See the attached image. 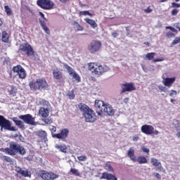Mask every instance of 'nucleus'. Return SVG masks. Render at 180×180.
Here are the masks:
<instances>
[{
	"instance_id": "f257e3e1",
	"label": "nucleus",
	"mask_w": 180,
	"mask_h": 180,
	"mask_svg": "<svg viewBox=\"0 0 180 180\" xmlns=\"http://www.w3.org/2000/svg\"><path fill=\"white\" fill-rule=\"evenodd\" d=\"M0 150L8 155H16L17 154L25 155V154H26L25 147L16 142H11L9 148H1Z\"/></svg>"
},
{
	"instance_id": "f03ea898",
	"label": "nucleus",
	"mask_w": 180,
	"mask_h": 180,
	"mask_svg": "<svg viewBox=\"0 0 180 180\" xmlns=\"http://www.w3.org/2000/svg\"><path fill=\"white\" fill-rule=\"evenodd\" d=\"M18 53L19 56H24V57H32L34 56V49L29 42H25L20 44Z\"/></svg>"
},
{
	"instance_id": "7ed1b4c3",
	"label": "nucleus",
	"mask_w": 180,
	"mask_h": 180,
	"mask_svg": "<svg viewBox=\"0 0 180 180\" xmlns=\"http://www.w3.org/2000/svg\"><path fill=\"white\" fill-rule=\"evenodd\" d=\"M89 70L93 75L96 77H101L104 72H106V69L102 65L96 63H90L88 64Z\"/></svg>"
},
{
	"instance_id": "20e7f679",
	"label": "nucleus",
	"mask_w": 180,
	"mask_h": 180,
	"mask_svg": "<svg viewBox=\"0 0 180 180\" xmlns=\"http://www.w3.org/2000/svg\"><path fill=\"white\" fill-rule=\"evenodd\" d=\"M30 89L34 91H40V89H46L49 86L46 79H37L36 81H32L29 84Z\"/></svg>"
},
{
	"instance_id": "39448f33",
	"label": "nucleus",
	"mask_w": 180,
	"mask_h": 180,
	"mask_svg": "<svg viewBox=\"0 0 180 180\" xmlns=\"http://www.w3.org/2000/svg\"><path fill=\"white\" fill-rule=\"evenodd\" d=\"M87 49L89 53L95 54L102 49V42L99 40H92L88 45Z\"/></svg>"
},
{
	"instance_id": "423d86ee",
	"label": "nucleus",
	"mask_w": 180,
	"mask_h": 180,
	"mask_svg": "<svg viewBox=\"0 0 180 180\" xmlns=\"http://www.w3.org/2000/svg\"><path fill=\"white\" fill-rule=\"evenodd\" d=\"M37 5L44 11H51L54 8V2L51 0H37Z\"/></svg>"
},
{
	"instance_id": "0eeeda50",
	"label": "nucleus",
	"mask_w": 180,
	"mask_h": 180,
	"mask_svg": "<svg viewBox=\"0 0 180 180\" xmlns=\"http://www.w3.org/2000/svg\"><path fill=\"white\" fill-rule=\"evenodd\" d=\"M83 116L86 123H94V122H96L98 120L96 113H95V111L92 110V108H90L86 110V112H84Z\"/></svg>"
},
{
	"instance_id": "6e6552de",
	"label": "nucleus",
	"mask_w": 180,
	"mask_h": 180,
	"mask_svg": "<svg viewBox=\"0 0 180 180\" xmlns=\"http://www.w3.org/2000/svg\"><path fill=\"white\" fill-rule=\"evenodd\" d=\"M39 176L44 180H55L58 178V174L46 170H40Z\"/></svg>"
},
{
	"instance_id": "1a4fd4ad",
	"label": "nucleus",
	"mask_w": 180,
	"mask_h": 180,
	"mask_svg": "<svg viewBox=\"0 0 180 180\" xmlns=\"http://www.w3.org/2000/svg\"><path fill=\"white\" fill-rule=\"evenodd\" d=\"M141 131L144 134L148 136H158V134H160L158 130H154V127H153V125L144 124L141 127Z\"/></svg>"
},
{
	"instance_id": "9d476101",
	"label": "nucleus",
	"mask_w": 180,
	"mask_h": 180,
	"mask_svg": "<svg viewBox=\"0 0 180 180\" xmlns=\"http://www.w3.org/2000/svg\"><path fill=\"white\" fill-rule=\"evenodd\" d=\"M0 127L10 131H15L16 130L15 129V127H12L11 121L6 120L3 115H0Z\"/></svg>"
},
{
	"instance_id": "9b49d317",
	"label": "nucleus",
	"mask_w": 180,
	"mask_h": 180,
	"mask_svg": "<svg viewBox=\"0 0 180 180\" xmlns=\"http://www.w3.org/2000/svg\"><path fill=\"white\" fill-rule=\"evenodd\" d=\"M53 78L60 85L65 84V77H64V75L58 69L53 70Z\"/></svg>"
},
{
	"instance_id": "f8f14e48",
	"label": "nucleus",
	"mask_w": 180,
	"mask_h": 180,
	"mask_svg": "<svg viewBox=\"0 0 180 180\" xmlns=\"http://www.w3.org/2000/svg\"><path fill=\"white\" fill-rule=\"evenodd\" d=\"M68 134H70V129L63 128L60 129L59 133L53 134V138L62 140V141H65V140L68 139Z\"/></svg>"
},
{
	"instance_id": "ddd939ff",
	"label": "nucleus",
	"mask_w": 180,
	"mask_h": 180,
	"mask_svg": "<svg viewBox=\"0 0 180 180\" xmlns=\"http://www.w3.org/2000/svg\"><path fill=\"white\" fill-rule=\"evenodd\" d=\"M106 103L102 100H96L94 103V108L98 116H102L103 115V109H105Z\"/></svg>"
},
{
	"instance_id": "4468645a",
	"label": "nucleus",
	"mask_w": 180,
	"mask_h": 180,
	"mask_svg": "<svg viewBox=\"0 0 180 180\" xmlns=\"http://www.w3.org/2000/svg\"><path fill=\"white\" fill-rule=\"evenodd\" d=\"M121 94H124V92H132V91H136V86L133 82H126L124 84H121Z\"/></svg>"
},
{
	"instance_id": "2eb2a0df",
	"label": "nucleus",
	"mask_w": 180,
	"mask_h": 180,
	"mask_svg": "<svg viewBox=\"0 0 180 180\" xmlns=\"http://www.w3.org/2000/svg\"><path fill=\"white\" fill-rule=\"evenodd\" d=\"M63 67L64 68H65V70H67L69 75H71V77H72V78L75 79V81H77V82H81V77H79V75L74 71V69H72V68L65 63L63 64Z\"/></svg>"
},
{
	"instance_id": "dca6fc26",
	"label": "nucleus",
	"mask_w": 180,
	"mask_h": 180,
	"mask_svg": "<svg viewBox=\"0 0 180 180\" xmlns=\"http://www.w3.org/2000/svg\"><path fill=\"white\" fill-rule=\"evenodd\" d=\"M13 72L18 74L19 78H20L21 79H24V78H26V72L25 71V69L20 66V65L14 66L13 68Z\"/></svg>"
},
{
	"instance_id": "f3484780",
	"label": "nucleus",
	"mask_w": 180,
	"mask_h": 180,
	"mask_svg": "<svg viewBox=\"0 0 180 180\" xmlns=\"http://www.w3.org/2000/svg\"><path fill=\"white\" fill-rule=\"evenodd\" d=\"M19 119L23 120V122L27 124H31L32 126L34 125V117H33V116H32L30 114L20 115Z\"/></svg>"
},
{
	"instance_id": "a211bd4d",
	"label": "nucleus",
	"mask_w": 180,
	"mask_h": 180,
	"mask_svg": "<svg viewBox=\"0 0 180 180\" xmlns=\"http://www.w3.org/2000/svg\"><path fill=\"white\" fill-rule=\"evenodd\" d=\"M15 172L24 178H30L32 176V172L27 169L23 170L22 168L17 167H15Z\"/></svg>"
},
{
	"instance_id": "6ab92c4d",
	"label": "nucleus",
	"mask_w": 180,
	"mask_h": 180,
	"mask_svg": "<svg viewBox=\"0 0 180 180\" xmlns=\"http://www.w3.org/2000/svg\"><path fill=\"white\" fill-rule=\"evenodd\" d=\"M176 78V77H166L162 80V84L165 86H167V88H171L175 82Z\"/></svg>"
},
{
	"instance_id": "aec40b11",
	"label": "nucleus",
	"mask_w": 180,
	"mask_h": 180,
	"mask_svg": "<svg viewBox=\"0 0 180 180\" xmlns=\"http://www.w3.org/2000/svg\"><path fill=\"white\" fill-rule=\"evenodd\" d=\"M150 162L153 167H156V169H158V171H161L162 169H164V168H162V165L158 161V160H157V158H152L150 159Z\"/></svg>"
},
{
	"instance_id": "412c9836",
	"label": "nucleus",
	"mask_w": 180,
	"mask_h": 180,
	"mask_svg": "<svg viewBox=\"0 0 180 180\" xmlns=\"http://www.w3.org/2000/svg\"><path fill=\"white\" fill-rule=\"evenodd\" d=\"M100 179L117 180V177L115 176V175L112 174L105 172L102 173V176H101Z\"/></svg>"
},
{
	"instance_id": "4be33fe9",
	"label": "nucleus",
	"mask_w": 180,
	"mask_h": 180,
	"mask_svg": "<svg viewBox=\"0 0 180 180\" xmlns=\"http://www.w3.org/2000/svg\"><path fill=\"white\" fill-rule=\"evenodd\" d=\"M103 113H107L109 116H113V115H115V110L112 105L105 104V106L103 108Z\"/></svg>"
},
{
	"instance_id": "5701e85b",
	"label": "nucleus",
	"mask_w": 180,
	"mask_h": 180,
	"mask_svg": "<svg viewBox=\"0 0 180 180\" xmlns=\"http://www.w3.org/2000/svg\"><path fill=\"white\" fill-rule=\"evenodd\" d=\"M127 155L131 160V161H134V162H136L137 161V158L136 157V155L134 154V149L132 148H130L127 152Z\"/></svg>"
},
{
	"instance_id": "b1692460",
	"label": "nucleus",
	"mask_w": 180,
	"mask_h": 180,
	"mask_svg": "<svg viewBox=\"0 0 180 180\" xmlns=\"http://www.w3.org/2000/svg\"><path fill=\"white\" fill-rule=\"evenodd\" d=\"M49 109L41 108L39 110V116H41V117H47L49 116Z\"/></svg>"
},
{
	"instance_id": "393cba45",
	"label": "nucleus",
	"mask_w": 180,
	"mask_h": 180,
	"mask_svg": "<svg viewBox=\"0 0 180 180\" xmlns=\"http://www.w3.org/2000/svg\"><path fill=\"white\" fill-rule=\"evenodd\" d=\"M13 122H14L15 124L19 127V129H22V130H25V124L22 122V121L18 120V117H13L12 119Z\"/></svg>"
},
{
	"instance_id": "a878e982",
	"label": "nucleus",
	"mask_w": 180,
	"mask_h": 180,
	"mask_svg": "<svg viewBox=\"0 0 180 180\" xmlns=\"http://www.w3.org/2000/svg\"><path fill=\"white\" fill-rule=\"evenodd\" d=\"M85 22L88 23V25H90L91 27H93V29H96V27H98V24H96V22L95 20L90 19V18H85Z\"/></svg>"
},
{
	"instance_id": "bb28decb",
	"label": "nucleus",
	"mask_w": 180,
	"mask_h": 180,
	"mask_svg": "<svg viewBox=\"0 0 180 180\" xmlns=\"http://www.w3.org/2000/svg\"><path fill=\"white\" fill-rule=\"evenodd\" d=\"M38 137H40L44 141H48L47 132L46 131H39L37 134Z\"/></svg>"
},
{
	"instance_id": "cd10ccee",
	"label": "nucleus",
	"mask_w": 180,
	"mask_h": 180,
	"mask_svg": "<svg viewBox=\"0 0 180 180\" xmlns=\"http://www.w3.org/2000/svg\"><path fill=\"white\" fill-rule=\"evenodd\" d=\"M55 148H57V150H59V151H61V153H67V146L65 144L63 145H56Z\"/></svg>"
},
{
	"instance_id": "c85d7f7f",
	"label": "nucleus",
	"mask_w": 180,
	"mask_h": 180,
	"mask_svg": "<svg viewBox=\"0 0 180 180\" xmlns=\"http://www.w3.org/2000/svg\"><path fill=\"white\" fill-rule=\"evenodd\" d=\"M1 40L4 41V43H9V34L8 32H6V31L2 32Z\"/></svg>"
},
{
	"instance_id": "c756f323",
	"label": "nucleus",
	"mask_w": 180,
	"mask_h": 180,
	"mask_svg": "<svg viewBox=\"0 0 180 180\" xmlns=\"http://www.w3.org/2000/svg\"><path fill=\"white\" fill-rule=\"evenodd\" d=\"M39 22L45 33H46V34H50V30L47 27V25H46V22L41 20H39Z\"/></svg>"
},
{
	"instance_id": "7c9ffc66",
	"label": "nucleus",
	"mask_w": 180,
	"mask_h": 180,
	"mask_svg": "<svg viewBox=\"0 0 180 180\" xmlns=\"http://www.w3.org/2000/svg\"><path fill=\"white\" fill-rule=\"evenodd\" d=\"M78 108L80 109L82 112H84V113H86V110L91 109L89 107H88V105L82 103L78 104Z\"/></svg>"
},
{
	"instance_id": "2f4dec72",
	"label": "nucleus",
	"mask_w": 180,
	"mask_h": 180,
	"mask_svg": "<svg viewBox=\"0 0 180 180\" xmlns=\"http://www.w3.org/2000/svg\"><path fill=\"white\" fill-rule=\"evenodd\" d=\"M136 161L137 162H139V164H147V162H148V161L147 160V158L143 155L138 157Z\"/></svg>"
},
{
	"instance_id": "473e14b6",
	"label": "nucleus",
	"mask_w": 180,
	"mask_h": 180,
	"mask_svg": "<svg viewBox=\"0 0 180 180\" xmlns=\"http://www.w3.org/2000/svg\"><path fill=\"white\" fill-rule=\"evenodd\" d=\"M4 11L7 15V16H12L13 15V12L12 11V8L9 7V6H4Z\"/></svg>"
},
{
	"instance_id": "72a5a7b5",
	"label": "nucleus",
	"mask_w": 180,
	"mask_h": 180,
	"mask_svg": "<svg viewBox=\"0 0 180 180\" xmlns=\"http://www.w3.org/2000/svg\"><path fill=\"white\" fill-rule=\"evenodd\" d=\"M69 174H72V175H75V176H81L79 172L77 169L71 168Z\"/></svg>"
},
{
	"instance_id": "f704fd0d",
	"label": "nucleus",
	"mask_w": 180,
	"mask_h": 180,
	"mask_svg": "<svg viewBox=\"0 0 180 180\" xmlns=\"http://www.w3.org/2000/svg\"><path fill=\"white\" fill-rule=\"evenodd\" d=\"M72 25V26H76V28L79 32H82V30H84V27H82L77 21H74Z\"/></svg>"
},
{
	"instance_id": "c9c22d12",
	"label": "nucleus",
	"mask_w": 180,
	"mask_h": 180,
	"mask_svg": "<svg viewBox=\"0 0 180 180\" xmlns=\"http://www.w3.org/2000/svg\"><path fill=\"white\" fill-rule=\"evenodd\" d=\"M105 169L107 171H109L110 172H115V169H113V167H112V165H110V163H109V162L105 163Z\"/></svg>"
},
{
	"instance_id": "e433bc0d",
	"label": "nucleus",
	"mask_w": 180,
	"mask_h": 180,
	"mask_svg": "<svg viewBox=\"0 0 180 180\" xmlns=\"http://www.w3.org/2000/svg\"><path fill=\"white\" fill-rule=\"evenodd\" d=\"M86 15H89V16H94V14L89 13L88 11H80L79 13V16H86Z\"/></svg>"
},
{
	"instance_id": "4c0bfd02",
	"label": "nucleus",
	"mask_w": 180,
	"mask_h": 180,
	"mask_svg": "<svg viewBox=\"0 0 180 180\" xmlns=\"http://www.w3.org/2000/svg\"><path fill=\"white\" fill-rule=\"evenodd\" d=\"M179 43H180V37H177L171 43L170 47H173L174 46H175V44H179Z\"/></svg>"
},
{
	"instance_id": "58836bf2",
	"label": "nucleus",
	"mask_w": 180,
	"mask_h": 180,
	"mask_svg": "<svg viewBox=\"0 0 180 180\" xmlns=\"http://www.w3.org/2000/svg\"><path fill=\"white\" fill-rule=\"evenodd\" d=\"M154 57H155V53L154 52H152V53H148L146 54V58L147 60H153L154 59Z\"/></svg>"
},
{
	"instance_id": "ea45409f",
	"label": "nucleus",
	"mask_w": 180,
	"mask_h": 180,
	"mask_svg": "<svg viewBox=\"0 0 180 180\" xmlns=\"http://www.w3.org/2000/svg\"><path fill=\"white\" fill-rule=\"evenodd\" d=\"M9 94L12 95V96H16V88L12 86L11 89L9 91Z\"/></svg>"
},
{
	"instance_id": "a19ab883",
	"label": "nucleus",
	"mask_w": 180,
	"mask_h": 180,
	"mask_svg": "<svg viewBox=\"0 0 180 180\" xmlns=\"http://www.w3.org/2000/svg\"><path fill=\"white\" fill-rule=\"evenodd\" d=\"M3 160L4 161H6V162H10L11 164H12V162H13V160H12V158H11V157H9V156L4 155Z\"/></svg>"
},
{
	"instance_id": "79ce46f5",
	"label": "nucleus",
	"mask_w": 180,
	"mask_h": 180,
	"mask_svg": "<svg viewBox=\"0 0 180 180\" xmlns=\"http://www.w3.org/2000/svg\"><path fill=\"white\" fill-rule=\"evenodd\" d=\"M67 95L69 99H74V98H75V94H74V90L69 91Z\"/></svg>"
},
{
	"instance_id": "37998d69",
	"label": "nucleus",
	"mask_w": 180,
	"mask_h": 180,
	"mask_svg": "<svg viewBox=\"0 0 180 180\" xmlns=\"http://www.w3.org/2000/svg\"><path fill=\"white\" fill-rule=\"evenodd\" d=\"M49 130L51 132L52 137H53V134H56L54 133H56V131H57V127L51 125L49 128Z\"/></svg>"
},
{
	"instance_id": "c03bdc74",
	"label": "nucleus",
	"mask_w": 180,
	"mask_h": 180,
	"mask_svg": "<svg viewBox=\"0 0 180 180\" xmlns=\"http://www.w3.org/2000/svg\"><path fill=\"white\" fill-rule=\"evenodd\" d=\"M40 105H42L43 106H49L50 105V103L49 101L42 99L41 101H39Z\"/></svg>"
},
{
	"instance_id": "a18cd8bd",
	"label": "nucleus",
	"mask_w": 180,
	"mask_h": 180,
	"mask_svg": "<svg viewBox=\"0 0 180 180\" xmlns=\"http://www.w3.org/2000/svg\"><path fill=\"white\" fill-rule=\"evenodd\" d=\"M141 150H142L143 153H146L148 155L150 154V148L146 146H141Z\"/></svg>"
},
{
	"instance_id": "49530a36",
	"label": "nucleus",
	"mask_w": 180,
	"mask_h": 180,
	"mask_svg": "<svg viewBox=\"0 0 180 180\" xmlns=\"http://www.w3.org/2000/svg\"><path fill=\"white\" fill-rule=\"evenodd\" d=\"M179 12V10H178L176 8H174L171 12V15H172V16H176L178 15Z\"/></svg>"
},
{
	"instance_id": "de8ad7c7",
	"label": "nucleus",
	"mask_w": 180,
	"mask_h": 180,
	"mask_svg": "<svg viewBox=\"0 0 180 180\" xmlns=\"http://www.w3.org/2000/svg\"><path fill=\"white\" fill-rule=\"evenodd\" d=\"M165 29L166 30H171L172 32H173L174 33H176V32H178L176 30V29H175L174 27H171V26H167L165 27Z\"/></svg>"
},
{
	"instance_id": "09e8293b",
	"label": "nucleus",
	"mask_w": 180,
	"mask_h": 180,
	"mask_svg": "<svg viewBox=\"0 0 180 180\" xmlns=\"http://www.w3.org/2000/svg\"><path fill=\"white\" fill-rule=\"evenodd\" d=\"M166 37L168 39H171L172 37H175V34H174L173 32H169L166 33Z\"/></svg>"
},
{
	"instance_id": "8fccbe9b",
	"label": "nucleus",
	"mask_w": 180,
	"mask_h": 180,
	"mask_svg": "<svg viewBox=\"0 0 180 180\" xmlns=\"http://www.w3.org/2000/svg\"><path fill=\"white\" fill-rule=\"evenodd\" d=\"M158 89L161 92H167V87L162 86V85H159Z\"/></svg>"
},
{
	"instance_id": "3c124183",
	"label": "nucleus",
	"mask_w": 180,
	"mask_h": 180,
	"mask_svg": "<svg viewBox=\"0 0 180 180\" xmlns=\"http://www.w3.org/2000/svg\"><path fill=\"white\" fill-rule=\"evenodd\" d=\"M77 160H79V161H86V155L78 156Z\"/></svg>"
},
{
	"instance_id": "603ef678",
	"label": "nucleus",
	"mask_w": 180,
	"mask_h": 180,
	"mask_svg": "<svg viewBox=\"0 0 180 180\" xmlns=\"http://www.w3.org/2000/svg\"><path fill=\"white\" fill-rule=\"evenodd\" d=\"M44 123H46V124H51V123H53V121H51V120L49 119V118H45L44 120Z\"/></svg>"
},
{
	"instance_id": "864d4df0",
	"label": "nucleus",
	"mask_w": 180,
	"mask_h": 180,
	"mask_svg": "<svg viewBox=\"0 0 180 180\" xmlns=\"http://www.w3.org/2000/svg\"><path fill=\"white\" fill-rule=\"evenodd\" d=\"M145 13H151V12H153V10L151 9V8H150V6H148L146 9L143 10Z\"/></svg>"
},
{
	"instance_id": "5fc2aeb1",
	"label": "nucleus",
	"mask_w": 180,
	"mask_h": 180,
	"mask_svg": "<svg viewBox=\"0 0 180 180\" xmlns=\"http://www.w3.org/2000/svg\"><path fill=\"white\" fill-rule=\"evenodd\" d=\"M172 8H180V4L178 3L172 2Z\"/></svg>"
},
{
	"instance_id": "6e6d98bb",
	"label": "nucleus",
	"mask_w": 180,
	"mask_h": 180,
	"mask_svg": "<svg viewBox=\"0 0 180 180\" xmlns=\"http://www.w3.org/2000/svg\"><path fill=\"white\" fill-rule=\"evenodd\" d=\"M160 61H164V58H158L153 60V63H160Z\"/></svg>"
},
{
	"instance_id": "4d7b16f0",
	"label": "nucleus",
	"mask_w": 180,
	"mask_h": 180,
	"mask_svg": "<svg viewBox=\"0 0 180 180\" xmlns=\"http://www.w3.org/2000/svg\"><path fill=\"white\" fill-rule=\"evenodd\" d=\"M132 140L133 141H139V140H140V137L139 135H135L132 137Z\"/></svg>"
},
{
	"instance_id": "13d9d810",
	"label": "nucleus",
	"mask_w": 180,
	"mask_h": 180,
	"mask_svg": "<svg viewBox=\"0 0 180 180\" xmlns=\"http://www.w3.org/2000/svg\"><path fill=\"white\" fill-rule=\"evenodd\" d=\"M174 95H176V91L171 90V91L169 93V96H174Z\"/></svg>"
},
{
	"instance_id": "bf43d9fd",
	"label": "nucleus",
	"mask_w": 180,
	"mask_h": 180,
	"mask_svg": "<svg viewBox=\"0 0 180 180\" xmlns=\"http://www.w3.org/2000/svg\"><path fill=\"white\" fill-rule=\"evenodd\" d=\"M153 175H154L158 179H161V174H160V173H154Z\"/></svg>"
},
{
	"instance_id": "052dcab7",
	"label": "nucleus",
	"mask_w": 180,
	"mask_h": 180,
	"mask_svg": "<svg viewBox=\"0 0 180 180\" xmlns=\"http://www.w3.org/2000/svg\"><path fill=\"white\" fill-rule=\"evenodd\" d=\"M40 16L44 19V20H46L47 22V18L44 16V13L39 12Z\"/></svg>"
},
{
	"instance_id": "680f3d73",
	"label": "nucleus",
	"mask_w": 180,
	"mask_h": 180,
	"mask_svg": "<svg viewBox=\"0 0 180 180\" xmlns=\"http://www.w3.org/2000/svg\"><path fill=\"white\" fill-rule=\"evenodd\" d=\"M180 129L179 128H176V131L177 133L176 134V137H178V139H180Z\"/></svg>"
},
{
	"instance_id": "e2e57ef3",
	"label": "nucleus",
	"mask_w": 180,
	"mask_h": 180,
	"mask_svg": "<svg viewBox=\"0 0 180 180\" xmlns=\"http://www.w3.org/2000/svg\"><path fill=\"white\" fill-rule=\"evenodd\" d=\"M112 37L116 39V37H117V36H119V33H117V32H112Z\"/></svg>"
},
{
	"instance_id": "0e129e2a",
	"label": "nucleus",
	"mask_w": 180,
	"mask_h": 180,
	"mask_svg": "<svg viewBox=\"0 0 180 180\" xmlns=\"http://www.w3.org/2000/svg\"><path fill=\"white\" fill-rule=\"evenodd\" d=\"M129 101H130V98H129L128 97L124 98V103H129Z\"/></svg>"
},
{
	"instance_id": "69168bd1",
	"label": "nucleus",
	"mask_w": 180,
	"mask_h": 180,
	"mask_svg": "<svg viewBox=\"0 0 180 180\" xmlns=\"http://www.w3.org/2000/svg\"><path fill=\"white\" fill-rule=\"evenodd\" d=\"M25 9V11H30V9H29V7L25 6L24 8H22L21 12H23Z\"/></svg>"
},
{
	"instance_id": "338daca9",
	"label": "nucleus",
	"mask_w": 180,
	"mask_h": 180,
	"mask_svg": "<svg viewBox=\"0 0 180 180\" xmlns=\"http://www.w3.org/2000/svg\"><path fill=\"white\" fill-rule=\"evenodd\" d=\"M60 2H62V4H67L69 0H59Z\"/></svg>"
},
{
	"instance_id": "774afa93",
	"label": "nucleus",
	"mask_w": 180,
	"mask_h": 180,
	"mask_svg": "<svg viewBox=\"0 0 180 180\" xmlns=\"http://www.w3.org/2000/svg\"><path fill=\"white\" fill-rule=\"evenodd\" d=\"M144 44L146 46H150V43L149 42H144Z\"/></svg>"
}]
</instances>
